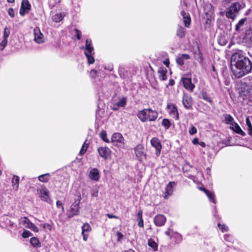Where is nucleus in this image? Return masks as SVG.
I'll use <instances>...</instances> for the list:
<instances>
[{"label": "nucleus", "instance_id": "obj_12", "mask_svg": "<svg viewBox=\"0 0 252 252\" xmlns=\"http://www.w3.org/2000/svg\"><path fill=\"white\" fill-rule=\"evenodd\" d=\"M34 40L37 43L40 44L44 42V37L38 27H35L33 30Z\"/></svg>", "mask_w": 252, "mask_h": 252}, {"label": "nucleus", "instance_id": "obj_55", "mask_svg": "<svg viewBox=\"0 0 252 252\" xmlns=\"http://www.w3.org/2000/svg\"><path fill=\"white\" fill-rule=\"evenodd\" d=\"M180 56H181V57L182 58V59L184 60H188V59H190V56L187 54H183Z\"/></svg>", "mask_w": 252, "mask_h": 252}, {"label": "nucleus", "instance_id": "obj_7", "mask_svg": "<svg viewBox=\"0 0 252 252\" xmlns=\"http://www.w3.org/2000/svg\"><path fill=\"white\" fill-rule=\"evenodd\" d=\"M136 157L138 160L142 161L146 159V154L144 147L142 145H138L134 149Z\"/></svg>", "mask_w": 252, "mask_h": 252}, {"label": "nucleus", "instance_id": "obj_47", "mask_svg": "<svg viewBox=\"0 0 252 252\" xmlns=\"http://www.w3.org/2000/svg\"><path fill=\"white\" fill-rule=\"evenodd\" d=\"M7 44V39L3 38L0 44V50H2Z\"/></svg>", "mask_w": 252, "mask_h": 252}, {"label": "nucleus", "instance_id": "obj_42", "mask_svg": "<svg viewBox=\"0 0 252 252\" xmlns=\"http://www.w3.org/2000/svg\"><path fill=\"white\" fill-rule=\"evenodd\" d=\"M32 234L29 231L27 230H24L22 234V236L24 238H29V237L32 236Z\"/></svg>", "mask_w": 252, "mask_h": 252}, {"label": "nucleus", "instance_id": "obj_56", "mask_svg": "<svg viewBox=\"0 0 252 252\" xmlns=\"http://www.w3.org/2000/svg\"><path fill=\"white\" fill-rule=\"evenodd\" d=\"M224 238L225 241L231 242L232 240V238L229 235H224Z\"/></svg>", "mask_w": 252, "mask_h": 252}, {"label": "nucleus", "instance_id": "obj_60", "mask_svg": "<svg viewBox=\"0 0 252 252\" xmlns=\"http://www.w3.org/2000/svg\"><path fill=\"white\" fill-rule=\"evenodd\" d=\"M252 9L251 8L248 9L245 12V16H248L249 15L251 12H252Z\"/></svg>", "mask_w": 252, "mask_h": 252}, {"label": "nucleus", "instance_id": "obj_19", "mask_svg": "<svg viewBox=\"0 0 252 252\" xmlns=\"http://www.w3.org/2000/svg\"><path fill=\"white\" fill-rule=\"evenodd\" d=\"M182 82L184 87L187 90L192 91L195 88V85L192 83L190 78H183Z\"/></svg>", "mask_w": 252, "mask_h": 252}, {"label": "nucleus", "instance_id": "obj_57", "mask_svg": "<svg viewBox=\"0 0 252 252\" xmlns=\"http://www.w3.org/2000/svg\"><path fill=\"white\" fill-rule=\"evenodd\" d=\"M97 72V71L96 70H94V69L91 70V71L90 72L91 76L92 77H94L95 75L96 74Z\"/></svg>", "mask_w": 252, "mask_h": 252}, {"label": "nucleus", "instance_id": "obj_18", "mask_svg": "<svg viewBox=\"0 0 252 252\" xmlns=\"http://www.w3.org/2000/svg\"><path fill=\"white\" fill-rule=\"evenodd\" d=\"M175 185L174 182H170L165 189V192L164 196V198L167 199L169 196H171L174 191V186Z\"/></svg>", "mask_w": 252, "mask_h": 252}, {"label": "nucleus", "instance_id": "obj_17", "mask_svg": "<svg viewBox=\"0 0 252 252\" xmlns=\"http://www.w3.org/2000/svg\"><path fill=\"white\" fill-rule=\"evenodd\" d=\"M97 151L100 156L105 159L108 158L111 153L110 150L108 147H106L98 148Z\"/></svg>", "mask_w": 252, "mask_h": 252}, {"label": "nucleus", "instance_id": "obj_45", "mask_svg": "<svg viewBox=\"0 0 252 252\" xmlns=\"http://www.w3.org/2000/svg\"><path fill=\"white\" fill-rule=\"evenodd\" d=\"M10 34V30L8 28H5L3 31V38L7 39Z\"/></svg>", "mask_w": 252, "mask_h": 252}, {"label": "nucleus", "instance_id": "obj_59", "mask_svg": "<svg viewBox=\"0 0 252 252\" xmlns=\"http://www.w3.org/2000/svg\"><path fill=\"white\" fill-rule=\"evenodd\" d=\"M192 142L194 145L198 144H199L198 139L197 138H194L192 140Z\"/></svg>", "mask_w": 252, "mask_h": 252}, {"label": "nucleus", "instance_id": "obj_40", "mask_svg": "<svg viewBox=\"0 0 252 252\" xmlns=\"http://www.w3.org/2000/svg\"><path fill=\"white\" fill-rule=\"evenodd\" d=\"M218 226L222 232H225L228 231V227L224 224L219 223L218 224Z\"/></svg>", "mask_w": 252, "mask_h": 252}, {"label": "nucleus", "instance_id": "obj_34", "mask_svg": "<svg viewBox=\"0 0 252 252\" xmlns=\"http://www.w3.org/2000/svg\"><path fill=\"white\" fill-rule=\"evenodd\" d=\"M148 246L151 248L153 251H156L158 250V244L157 243L152 239H150L148 241Z\"/></svg>", "mask_w": 252, "mask_h": 252}, {"label": "nucleus", "instance_id": "obj_51", "mask_svg": "<svg viewBox=\"0 0 252 252\" xmlns=\"http://www.w3.org/2000/svg\"><path fill=\"white\" fill-rule=\"evenodd\" d=\"M75 34L76 38L80 40L81 38V32L78 29H74Z\"/></svg>", "mask_w": 252, "mask_h": 252}, {"label": "nucleus", "instance_id": "obj_13", "mask_svg": "<svg viewBox=\"0 0 252 252\" xmlns=\"http://www.w3.org/2000/svg\"><path fill=\"white\" fill-rule=\"evenodd\" d=\"M151 144L156 149V154L158 156L161 152V144L159 140L156 137H154L151 140Z\"/></svg>", "mask_w": 252, "mask_h": 252}, {"label": "nucleus", "instance_id": "obj_16", "mask_svg": "<svg viewBox=\"0 0 252 252\" xmlns=\"http://www.w3.org/2000/svg\"><path fill=\"white\" fill-rule=\"evenodd\" d=\"M166 218L162 215H156L154 219V222L157 226H162L164 225L166 222Z\"/></svg>", "mask_w": 252, "mask_h": 252}, {"label": "nucleus", "instance_id": "obj_24", "mask_svg": "<svg viewBox=\"0 0 252 252\" xmlns=\"http://www.w3.org/2000/svg\"><path fill=\"white\" fill-rule=\"evenodd\" d=\"M126 104V98L125 97L122 98L119 101L113 105L112 109L113 110H117L119 108L124 107Z\"/></svg>", "mask_w": 252, "mask_h": 252}, {"label": "nucleus", "instance_id": "obj_21", "mask_svg": "<svg viewBox=\"0 0 252 252\" xmlns=\"http://www.w3.org/2000/svg\"><path fill=\"white\" fill-rule=\"evenodd\" d=\"M230 128L233 130L235 132L243 136L246 135V133L241 129L239 125L235 122L230 126Z\"/></svg>", "mask_w": 252, "mask_h": 252}, {"label": "nucleus", "instance_id": "obj_25", "mask_svg": "<svg viewBox=\"0 0 252 252\" xmlns=\"http://www.w3.org/2000/svg\"><path fill=\"white\" fill-rule=\"evenodd\" d=\"M168 108L170 109V114L174 118L178 120L179 118L178 112L177 107L174 105H170L168 106Z\"/></svg>", "mask_w": 252, "mask_h": 252}, {"label": "nucleus", "instance_id": "obj_36", "mask_svg": "<svg viewBox=\"0 0 252 252\" xmlns=\"http://www.w3.org/2000/svg\"><path fill=\"white\" fill-rule=\"evenodd\" d=\"M30 243L31 245L34 247H40V243L39 240L36 237H32L31 238Z\"/></svg>", "mask_w": 252, "mask_h": 252}, {"label": "nucleus", "instance_id": "obj_38", "mask_svg": "<svg viewBox=\"0 0 252 252\" xmlns=\"http://www.w3.org/2000/svg\"><path fill=\"white\" fill-rule=\"evenodd\" d=\"M49 174L47 173L43 175H41L38 176V180L42 182L46 183L49 180Z\"/></svg>", "mask_w": 252, "mask_h": 252}, {"label": "nucleus", "instance_id": "obj_22", "mask_svg": "<svg viewBox=\"0 0 252 252\" xmlns=\"http://www.w3.org/2000/svg\"><path fill=\"white\" fill-rule=\"evenodd\" d=\"M167 70L164 67H160L158 68V73L159 79L161 81H165L167 79Z\"/></svg>", "mask_w": 252, "mask_h": 252}, {"label": "nucleus", "instance_id": "obj_1", "mask_svg": "<svg viewBox=\"0 0 252 252\" xmlns=\"http://www.w3.org/2000/svg\"><path fill=\"white\" fill-rule=\"evenodd\" d=\"M231 61L234 63L232 71L236 78H241L252 72V62L248 57L236 53L232 56Z\"/></svg>", "mask_w": 252, "mask_h": 252}, {"label": "nucleus", "instance_id": "obj_52", "mask_svg": "<svg viewBox=\"0 0 252 252\" xmlns=\"http://www.w3.org/2000/svg\"><path fill=\"white\" fill-rule=\"evenodd\" d=\"M8 15L11 17V18H13L14 17V16H15V12H14V11L13 10V9L12 8H9L8 9Z\"/></svg>", "mask_w": 252, "mask_h": 252}, {"label": "nucleus", "instance_id": "obj_23", "mask_svg": "<svg viewBox=\"0 0 252 252\" xmlns=\"http://www.w3.org/2000/svg\"><path fill=\"white\" fill-rule=\"evenodd\" d=\"M245 129L248 131V134L252 136V122L250 117L246 118Z\"/></svg>", "mask_w": 252, "mask_h": 252}, {"label": "nucleus", "instance_id": "obj_46", "mask_svg": "<svg viewBox=\"0 0 252 252\" xmlns=\"http://www.w3.org/2000/svg\"><path fill=\"white\" fill-rule=\"evenodd\" d=\"M60 0H49V5L51 8L54 7L56 4L60 2Z\"/></svg>", "mask_w": 252, "mask_h": 252}, {"label": "nucleus", "instance_id": "obj_58", "mask_svg": "<svg viewBox=\"0 0 252 252\" xmlns=\"http://www.w3.org/2000/svg\"><path fill=\"white\" fill-rule=\"evenodd\" d=\"M117 240L118 241H120L121 240V239L122 238L123 235L120 232H118L117 233Z\"/></svg>", "mask_w": 252, "mask_h": 252}, {"label": "nucleus", "instance_id": "obj_20", "mask_svg": "<svg viewBox=\"0 0 252 252\" xmlns=\"http://www.w3.org/2000/svg\"><path fill=\"white\" fill-rule=\"evenodd\" d=\"M89 178L94 181H97L99 179V173L97 168H92L89 172Z\"/></svg>", "mask_w": 252, "mask_h": 252}, {"label": "nucleus", "instance_id": "obj_39", "mask_svg": "<svg viewBox=\"0 0 252 252\" xmlns=\"http://www.w3.org/2000/svg\"><path fill=\"white\" fill-rule=\"evenodd\" d=\"M161 125L166 129H167L171 126V123L168 119H164L162 121Z\"/></svg>", "mask_w": 252, "mask_h": 252}, {"label": "nucleus", "instance_id": "obj_28", "mask_svg": "<svg viewBox=\"0 0 252 252\" xmlns=\"http://www.w3.org/2000/svg\"><path fill=\"white\" fill-rule=\"evenodd\" d=\"M224 119V122L227 125H230V126L235 122L234 119L233 117L228 114H225L223 115Z\"/></svg>", "mask_w": 252, "mask_h": 252}, {"label": "nucleus", "instance_id": "obj_64", "mask_svg": "<svg viewBox=\"0 0 252 252\" xmlns=\"http://www.w3.org/2000/svg\"><path fill=\"white\" fill-rule=\"evenodd\" d=\"M164 64H165L167 66H168V65H169V61H164Z\"/></svg>", "mask_w": 252, "mask_h": 252}, {"label": "nucleus", "instance_id": "obj_33", "mask_svg": "<svg viewBox=\"0 0 252 252\" xmlns=\"http://www.w3.org/2000/svg\"><path fill=\"white\" fill-rule=\"evenodd\" d=\"M201 98L204 100L209 102L210 104L213 103V100L210 95L205 91H202L201 94Z\"/></svg>", "mask_w": 252, "mask_h": 252}, {"label": "nucleus", "instance_id": "obj_61", "mask_svg": "<svg viewBox=\"0 0 252 252\" xmlns=\"http://www.w3.org/2000/svg\"><path fill=\"white\" fill-rule=\"evenodd\" d=\"M175 84V81L173 79H170L169 82V85L173 86Z\"/></svg>", "mask_w": 252, "mask_h": 252}, {"label": "nucleus", "instance_id": "obj_41", "mask_svg": "<svg viewBox=\"0 0 252 252\" xmlns=\"http://www.w3.org/2000/svg\"><path fill=\"white\" fill-rule=\"evenodd\" d=\"M99 136L104 141L109 142V140L107 138V133L105 131H101L99 133Z\"/></svg>", "mask_w": 252, "mask_h": 252}, {"label": "nucleus", "instance_id": "obj_10", "mask_svg": "<svg viewBox=\"0 0 252 252\" xmlns=\"http://www.w3.org/2000/svg\"><path fill=\"white\" fill-rule=\"evenodd\" d=\"M112 142L116 143V144L120 148L125 147L123 142L124 138L122 135L120 133H115L112 136Z\"/></svg>", "mask_w": 252, "mask_h": 252}, {"label": "nucleus", "instance_id": "obj_11", "mask_svg": "<svg viewBox=\"0 0 252 252\" xmlns=\"http://www.w3.org/2000/svg\"><path fill=\"white\" fill-rule=\"evenodd\" d=\"M31 4L28 0H22L19 13L21 16H24L31 9Z\"/></svg>", "mask_w": 252, "mask_h": 252}, {"label": "nucleus", "instance_id": "obj_29", "mask_svg": "<svg viewBox=\"0 0 252 252\" xmlns=\"http://www.w3.org/2000/svg\"><path fill=\"white\" fill-rule=\"evenodd\" d=\"M186 34V29L180 26H178L177 32L176 35L179 37L182 38L185 37Z\"/></svg>", "mask_w": 252, "mask_h": 252}, {"label": "nucleus", "instance_id": "obj_37", "mask_svg": "<svg viewBox=\"0 0 252 252\" xmlns=\"http://www.w3.org/2000/svg\"><path fill=\"white\" fill-rule=\"evenodd\" d=\"M245 38L252 42V26L246 31Z\"/></svg>", "mask_w": 252, "mask_h": 252}, {"label": "nucleus", "instance_id": "obj_49", "mask_svg": "<svg viewBox=\"0 0 252 252\" xmlns=\"http://www.w3.org/2000/svg\"><path fill=\"white\" fill-rule=\"evenodd\" d=\"M189 132L190 135H192L197 132V129L194 126H191L189 130Z\"/></svg>", "mask_w": 252, "mask_h": 252}, {"label": "nucleus", "instance_id": "obj_30", "mask_svg": "<svg viewBox=\"0 0 252 252\" xmlns=\"http://www.w3.org/2000/svg\"><path fill=\"white\" fill-rule=\"evenodd\" d=\"M200 189L203 190L205 192V194L208 196V197L210 201L213 202L214 203H216V200L214 198L215 197L214 194L213 192L206 189L204 188H200Z\"/></svg>", "mask_w": 252, "mask_h": 252}, {"label": "nucleus", "instance_id": "obj_63", "mask_svg": "<svg viewBox=\"0 0 252 252\" xmlns=\"http://www.w3.org/2000/svg\"><path fill=\"white\" fill-rule=\"evenodd\" d=\"M198 144H199L202 147H205L206 146V144L204 142H200Z\"/></svg>", "mask_w": 252, "mask_h": 252}, {"label": "nucleus", "instance_id": "obj_48", "mask_svg": "<svg viewBox=\"0 0 252 252\" xmlns=\"http://www.w3.org/2000/svg\"><path fill=\"white\" fill-rule=\"evenodd\" d=\"M40 226L42 227L44 229H48L49 231H51V230H52V226L51 224H50L49 223H43V224H40Z\"/></svg>", "mask_w": 252, "mask_h": 252}, {"label": "nucleus", "instance_id": "obj_2", "mask_svg": "<svg viewBox=\"0 0 252 252\" xmlns=\"http://www.w3.org/2000/svg\"><path fill=\"white\" fill-rule=\"evenodd\" d=\"M242 8L243 7L239 2H232L226 8L225 11V16L228 19L234 21Z\"/></svg>", "mask_w": 252, "mask_h": 252}, {"label": "nucleus", "instance_id": "obj_43", "mask_svg": "<svg viewBox=\"0 0 252 252\" xmlns=\"http://www.w3.org/2000/svg\"><path fill=\"white\" fill-rule=\"evenodd\" d=\"M98 190L96 188H94L91 189V194L92 197H96L98 196Z\"/></svg>", "mask_w": 252, "mask_h": 252}, {"label": "nucleus", "instance_id": "obj_8", "mask_svg": "<svg viewBox=\"0 0 252 252\" xmlns=\"http://www.w3.org/2000/svg\"><path fill=\"white\" fill-rule=\"evenodd\" d=\"M80 201L77 202H74L70 206V209L67 212V216L69 218H72L79 214V212Z\"/></svg>", "mask_w": 252, "mask_h": 252}, {"label": "nucleus", "instance_id": "obj_27", "mask_svg": "<svg viewBox=\"0 0 252 252\" xmlns=\"http://www.w3.org/2000/svg\"><path fill=\"white\" fill-rule=\"evenodd\" d=\"M247 20V18H244L240 19L235 26V30L237 32H240L242 31Z\"/></svg>", "mask_w": 252, "mask_h": 252}, {"label": "nucleus", "instance_id": "obj_35", "mask_svg": "<svg viewBox=\"0 0 252 252\" xmlns=\"http://www.w3.org/2000/svg\"><path fill=\"white\" fill-rule=\"evenodd\" d=\"M137 221H138V225L140 227H144V222L142 219V211H139L137 213Z\"/></svg>", "mask_w": 252, "mask_h": 252}, {"label": "nucleus", "instance_id": "obj_62", "mask_svg": "<svg viewBox=\"0 0 252 252\" xmlns=\"http://www.w3.org/2000/svg\"><path fill=\"white\" fill-rule=\"evenodd\" d=\"M107 216L109 218H117V217L112 214H107Z\"/></svg>", "mask_w": 252, "mask_h": 252}, {"label": "nucleus", "instance_id": "obj_3", "mask_svg": "<svg viewBox=\"0 0 252 252\" xmlns=\"http://www.w3.org/2000/svg\"><path fill=\"white\" fill-rule=\"evenodd\" d=\"M158 116V112L151 109H144L138 112V118L142 122L155 121Z\"/></svg>", "mask_w": 252, "mask_h": 252}, {"label": "nucleus", "instance_id": "obj_44", "mask_svg": "<svg viewBox=\"0 0 252 252\" xmlns=\"http://www.w3.org/2000/svg\"><path fill=\"white\" fill-rule=\"evenodd\" d=\"M88 147V145L84 143L80 151V154L81 155H84L86 153Z\"/></svg>", "mask_w": 252, "mask_h": 252}, {"label": "nucleus", "instance_id": "obj_14", "mask_svg": "<svg viewBox=\"0 0 252 252\" xmlns=\"http://www.w3.org/2000/svg\"><path fill=\"white\" fill-rule=\"evenodd\" d=\"M82 235L83 240L86 241L89 236V233L92 230L90 225L88 223H85L81 227Z\"/></svg>", "mask_w": 252, "mask_h": 252}, {"label": "nucleus", "instance_id": "obj_31", "mask_svg": "<svg viewBox=\"0 0 252 252\" xmlns=\"http://www.w3.org/2000/svg\"><path fill=\"white\" fill-rule=\"evenodd\" d=\"M12 183L13 188L16 190H18L19 188V177L17 176L14 175L12 179Z\"/></svg>", "mask_w": 252, "mask_h": 252}, {"label": "nucleus", "instance_id": "obj_32", "mask_svg": "<svg viewBox=\"0 0 252 252\" xmlns=\"http://www.w3.org/2000/svg\"><path fill=\"white\" fill-rule=\"evenodd\" d=\"M65 14L64 13H57L53 16V20L55 22H60L64 18Z\"/></svg>", "mask_w": 252, "mask_h": 252}, {"label": "nucleus", "instance_id": "obj_9", "mask_svg": "<svg viewBox=\"0 0 252 252\" xmlns=\"http://www.w3.org/2000/svg\"><path fill=\"white\" fill-rule=\"evenodd\" d=\"M39 197L41 199L49 204L52 203V200L49 196V191L45 188H41L39 190Z\"/></svg>", "mask_w": 252, "mask_h": 252}, {"label": "nucleus", "instance_id": "obj_50", "mask_svg": "<svg viewBox=\"0 0 252 252\" xmlns=\"http://www.w3.org/2000/svg\"><path fill=\"white\" fill-rule=\"evenodd\" d=\"M176 62L178 64L182 65L184 63V60L181 56H179L176 58Z\"/></svg>", "mask_w": 252, "mask_h": 252}, {"label": "nucleus", "instance_id": "obj_5", "mask_svg": "<svg viewBox=\"0 0 252 252\" xmlns=\"http://www.w3.org/2000/svg\"><path fill=\"white\" fill-rule=\"evenodd\" d=\"M19 223L25 227L30 229L33 232H37L39 231L37 227L32 223L27 217H22L19 220Z\"/></svg>", "mask_w": 252, "mask_h": 252}, {"label": "nucleus", "instance_id": "obj_4", "mask_svg": "<svg viewBox=\"0 0 252 252\" xmlns=\"http://www.w3.org/2000/svg\"><path fill=\"white\" fill-rule=\"evenodd\" d=\"M85 49V55L87 58L88 63L89 64H93L94 62V48L92 41L90 39L86 40V44L84 47L82 48Z\"/></svg>", "mask_w": 252, "mask_h": 252}, {"label": "nucleus", "instance_id": "obj_26", "mask_svg": "<svg viewBox=\"0 0 252 252\" xmlns=\"http://www.w3.org/2000/svg\"><path fill=\"white\" fill-rule=\"evenodd\" d=\"M181 15L184 19V22L186 27H189L190 23V17L189 13L184 10L181 12Z\"/></svg>", "mask_w": 252, "mask_h": 252}, {"label": "nucleus", "instance_id": "obj_54", "mask_svg": "<svg viewBox=\"0 0 252 252\" xmlns=\"http://www.w3.org/2000/svg\"><path fill=\"white\" fill-rule=\"evenodd\" d=\"M56 205H57V208H58L62 207V211L63 212L64 211V207L62 206V203L61 201L57 200L56 202Z\"/></svg>", "mask_w": 252, "mask_h": 252}, {"label": "nucleus", "instance_id": "obj_53", "mask_svg": "<svg viewBox=\"0 0 252 252\" xmlns=\"http://www.w3.org/2000/svg\"><path fill=\"white\" fill-rule=\"evenodd\" d=\"M119 75L121 78H125V74L124 72V68H120L119 69Z\"/></svg>", "mask_w": 252, "mask_h": 252}, {"label": "nucleus", "instance_id": "obj_6", "mask_svg": "<svg viewBox=\"0 0 252 252\" xmlns=\"http://www.w3.org/2000/svg\"><path fill=\"white\" fill-rule=\"evenodd\" d=\"M166 235L173 239L177 243H181L183 240L182 235L179 233L174 231L173 229L168 228L165 232Z\"/></svg>", "mask_w": 252, "mask_h": 252}, {"label": "nucleus", "instance_id": "obj_15", "mask_svg": "<svg viewBox=\"0 0 252 252\" xmlns=\"http://www.w3.org/2000/svg\"><path fill=\"white\" fill-rule=\"evenodd\" d=\"M182 102L186 108L189 109L192 105V97L189 95L184 94L183 96Z\"/></svg>", "mask_w": 252, "mask_h": 252}]
</instances>
